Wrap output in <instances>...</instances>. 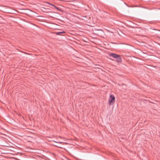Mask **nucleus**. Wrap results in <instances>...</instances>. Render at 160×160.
Masks as SVG:
<instances>
[{
  "label": "nucleus",
  "instance_id": "obj_1",
  "mask_svg": "<svg viewBox=\"0 0 160 160\" xmlns=\"http://www.w3.org/2000/svg\"><path fill=\"white\" fill-rule=\"evenodd\" d=\"M115 102V98L113 95H110L108 99V103L109 105L114 104Z\"/></svg>",
  "mask_w": 160,
  "mask_h": 160
},
{
  "label": "nucleus",
  "instance_id": "obj_2",
  "mask_svg": "<svg viewBox=\"0 0 160 160\" xmlns=\"http://www.w3.org/2000/svg\"><path fill=\"white\" fill-rule=\"evenodd\" d=\"M110 56H112L114 58H116V61L118 62H120L122 61V59L120 56L116 54L112 53L110 54Z\"/></svg>",
  "mask_w": 160,
  "mask_h": 160
},
{
  "label": "nucleus",
  "instance_id": "obj_3",
  "mask_svg": "<svg viewBox=\"0 0 160 160\" xmlns=\"http://www.w3.org/2000/svg\"><path fill=\"white\" fill-rule=\"evenodd\" d=\"M65 32H57L56 33V34L57 35H59L60 34V33H64Z\"/></svg>",
  "mask_w": 160,
  "mask_h": 160
},
{
  "label": "nucleus",
  "instance_id": "obj_4",
  "mask_svg": "<svg viewBox=\"0 0 160 160\" xmlns=\"http://www.w3.org/2000/svg\"><path fill=\"white\" fill-rule=\"evenodd\" d=\"M59 143H63V144H67L66 143L62 142H59Z\"/></svg>",
  "mask_w": 160,
  "mask_h": 160
}]
</instances>
